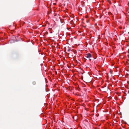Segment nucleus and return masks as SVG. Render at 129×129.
<instances>
[{
    "mask_svg": "<svg viewBox=\"0 0 129 129\" xmlns=\"http://www.w3.org/2000/svg\"><path fill=\"white\" fill-rule=\"evenodd\" d=\"M85 57L87 58H89V59L90 60H91V59L90 58L91 57H92V55L90 53L87 54L85 55Z\"/></svg>",
    "mask_w": 129,
    "mask_h": 129,
    "instance_id": "f257e3e1",
    "label": "nucleus"
},
{
    "mask_svg": "<svg viewBox=\"0 0 129 129\" xmlns=\"http://www.w3.org/2000/svg\"><path fill=\"white\" fill-rule=\"evenodd\" d=\"M86 17H87V16H86Z\"/></svg>",
    "mask_w": 129,
    "mask_h": 129,
    "instance_id": "f03ea898",
    "label": "nucleus"
}]
</instances>
